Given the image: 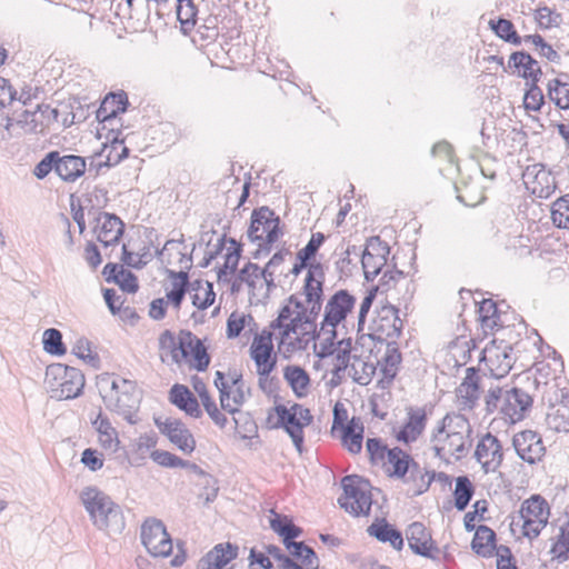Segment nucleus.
Instances as JSON below:
<instances>
[{"label":"nucleus","instance_id":"obj_7","mask_svg":"<svg viewBox=\"0 0 569 569\" xmlns=\"http://www.w3.org/2000/svg\"><path fill=\"white\" fill-rule=\"evenodd\" d=\"M44 383L51 398L68 400L82 393L86 380L81 370L63 363H52L46 369Z\"/></svg>","mask_w":569,"mask_h":569},{"label":"nucleus","instance_id":"obj_27","mask_svg":"<svg viewBox=\"0 0 569 569\" xmlns=\"http://www.w3.org/2000/svg\"><path fill=\"white\" fill-rule=\"evenodd\" d=\"M546 425L557 432H569V393L562 395L557 403L548 408Z\"/></svg>","mask_w":569,"mask_h":569},{"label":"nucleus","instance_id":"obj_4","mask_svg":"<svg viewBox=\"0 0 569 569\" xmlns=\"http://www.w3.org/2000/svg\"><path fill=\"white\" fill-rule=\"evenodd\" d=\"M80 501L88 512L93 526L108 533H121L126 528L121 507L96 486L84 487Z\"/></svg>","mask_w":569,"mask_h":569},{"label":"nucleus","instance_id":"obj_58","mask_svg":"<svg viewBox=\"0 0 569 569\" xmlns=\"http://www.w3.org/2000/svg\"><path fill=\"white\" fill-rule=\"evenodd\" d=\"M263 276V269L257 263L248 262L244 267L239 271L238 278L240 282H244L249 288L254 289L258 280Z\"/></svg>","mask_w":569,"mask_h":569},{"label":"nucleus","instance_id":"obj_31","mask_svg":"<svg viewBox=\"0 0 569 569\" xmlns=\"http://www.w3.org/2000/svg\"><path fill=\"white\" fill-rule=\"evenodd\" d=\"M367 532L381 542H389L396 550L403 548L402 533L386 519L376 520L368 527Z\"/></svg>","mask_w":569,"mask_h":569},{"label":"nucleus","instance_id":"obj_10","mask_svg":"<svg viewBox=\"0 0 569 569\" xmlns=\"http://www.w3.org/2000/svg\"><path fill=\"white\" fill-rule=\"evenodd\" d=\"M280 223L274 211L262 206L252 211L247 237L251 242L267 240V243H274L282 236Z\"/></svg>","mask_w":569,"mask_h":569},{"label":"nucleus","instance_id":"obj_19","mask_svg":"<svg viewBox=\"0 0 569 569\" xmlns=\"http://www.w3.org/2000/svg\"><path fill=\"white\" fill-rule=\"evenodd\" d=\"M475 457L485 473L497 471L503 460L502 446L498 438L490 432L486 433L477 445Z\"/></svg>","mask_w":569,"mask_h":569},{"label":"nucleus","instance_id":"obj_32","mask_svg":"<svg viewBox=\"0 0 569 569\" xmlns=\"http://www.w3.org/2000/svg\"><path fill=\"white\" fill-rule=\"evenodd\" d=\"M273 345H260L252 342L250 356L257 366L258 375H270L276 368L277 360L272 357Z\"/></svg>","mask_w":569,"mask_h":569},{"label":"nucleus","instance_id":"obj_45","mask_svg":"<svg viewBox=\"0 0 569 569\" xmlns=\"http://www.w3.org/2000/svg\"><path fill=\"white\" fill-rule=\"evenodd\" d=\"M551 219L557 228L569 229V193L552 203Z\"/></svg>","mask_w":569,"mask_h":569},{"label":"nucleus","instance_id":"obj_14","mask_svg":"<svg viewBox=\"0 0 569 569\" xmlns=\"http://www.w3.org/2000/svg\"><path fill=\"white\" fill-rule=\"evenodd\" d=\"M154 425L184 455H191L196 449V439L189 428L180 419L168 417L154 418Z\"/></svg>","mask_w":569,"mask_h":569},{"label":"nucleus","instance_id":"obj_44","mask_svg":"<svg viewBox=\"0 0 569 569\" xmlns=\"http://www.w3.org/2000/svg\"><path fill=\"white\" fill-rule=\"evenodd\" d=\"M550 553L552 559L560 563L569 559V520L561 526L560 532L551 546Z\"/></svg>","mask_w":569,"mask_h":569},{"label":"nucleus","instance_id":"obj_38","mask_svg":"<svg viewBox=\"0 0 569 569\" xmlns=\"http://www.w3.org/2000/svg\"><path fill=\"white\" fill-rule=\"evenodd\" d=\"M481 323L490 329H503L498 305L492 299H483L479 305Z\"/></svg>","mask_w":569,"mask_h":569},{"label":"nucleus","instance_id":"obj_63","mask_svg":"<svg viewBox=\"0 0 569 569\" xmlns=\"http://www.w3.org/2000/svg\"><path fill=\"white\" fill-rule=\"evenodd\" d=\"M102 102H109L107 108L110 111L114 110L116 114L124 112L129 104L128 96L124 91H120L118 93L111 92L104 97Z\"/></svg>","mask_w":569,"mask_h":569},{"label":"nucleus","instance_id":"obj_8","mask_svg":"<svg viewBox=\"0 0 569 569\" xmlns=\"http://www.w3.org/2000/svg\"><path fill=\"white\" fill-rule=\"evenodd\" d=\"M341 487L343 493L338 499L339 506L355 517L368 516L372 506L369 482L357 475H349L342 478Z\"/></svg>","mask_w":569,"mask_h":569},{"label":"nucleus","instance_id":"obj_52","mask_svg":"<svg viewBox=\"0 0 569 569\" xmlns=\"http://www.w3.org/2000/svg\"><path fill=\"white\" fill-rule=\"evenodd\" d=\"M436 478L435 471H422L420 466L418 465V471L415 475L409 473V480L415 483V489L412 491V496H420L428 491L432 481Z\"/></svg>","mask_w":569,"mask_h":569},{"label":"nucleus","instance_id":"obj_48","mask_svg":"<svg viewBox=\"0 0 569 569\" xmlns=\"http://www.w3.org/2000/svg\"><path fill=\"white\" fill-rule=\"evenodd\" d=\"M43 349L54 356L66 353V347L62 342V333L56 328H49L43 332Z\"/></svg>","mask_w":569,"mask_h":569},{"label":"nucleus","instance_id":"obj_59","mask_svg":"<svg viewBox=\"0 0 569 569\" xmlns=\"http://www.w3.org/2000/svg\"><path fill=\"white\" fill-rule=\"evenodd\" d=\"M202 480V490L199 493V498L203 499L204 506H209L218 497V480L212 475L206 476V478H203Z\"/></svg>","mask_w":569,"mask_h":569},{"label":"nucleus","instance_id":"obj_40","mask_svg":"<svg viewBox=\"0 0 569 569\" xmlns=\"http://www.w3.org/2000/svg\"><path fill=\"white\" fill-rule=\"evenodd\" d=\"M547 92L549 99L562 110H569V82L559 78L548 82Z\"/></svg>","mask_w":569,"mask_h":569},{"label":"nucleus","instance_id":"obj_47","mask_svg":"<svg viewBox=\"0 0 569 569\" xmlns=\"http://www.w3.org/2000/svg\"><path fill=\"white\" fill-rule=\"evenodd\" d=\"M366 449L369 455V460L372 465H386L390 449L382 442L380 438H368L366 441Z\"/></svg>","mask_w":569,"mask_h":569},{"label":"nucleus","instance_id":"obj_2","mask_svg":"<svg viewBox=\"0 0 569 569\" xmlns=\"http://www.w3.org/2000/svg\"><path fill=\"white\" fill-rule=\"evenodd\" d=\"M471 426L462 415L447 413L431 433L435 456L446 462L453 457L460 460L471 447Z\"/></svg>","mask_w":569,"mask_h":569},{"label":"nucleus","instance_id":"obj_26","mask_svg":"<svg viewBox=\"0 0 569 569\" xmlns=\"http://www.w3.org/2000/svg\"><path fill=\"white\" fill-rule=\"evenodd\" d=\"M94 430L98 432V439L100 446L104 449L114 453L119 449L120 440L118 431L112 427L109 418L100 410L96 419L91 421Z\"/></svg>","mask_w":569,"mask_h":569},{"label":"nucleus","instance_id":"obj_42","mask_svg":"<svg viewBox=\"0 0 569 569\" xmlns=\"http://www.w3.org/2000/svg\"><path fill=\"white\" fill-rule=\"evenodd\" d=\"M535 67H537V60L532 58L531 54L526 51H515L509 57L508 66L505 68V71H512L521 78L523 71H526V73L532 72Z\"/></svg>","mask_w":569,"mask_h":569},{"label":"nucleus","instance_id":"obj_29","mask_svg":"<svg viewBox=\"0 0 569 569\" xmlns=\"http://www.w3.org/2000/svg\"><path fill=\"white\" fill-rule=\"evenodd\" d=\"M171 403L193 418H200L202 411L193 393L183 385H173L170 389Z\"/></svg>","mask_w":569,"mask_h":569},{"label":"nucleus","instance_id":"obj_24","mask_svg":"<svg viewBox=\"0 0 569 569\" xmlns=\"http://www.w3.org/2000/svg\"><path fill=\"white\" fill-rule=\"evenodd\" d=\"M379 322H376L373 337L378 339H396L400 336L402 321L399 318V309L392 305H386L379 311Z\"/></svg>","mask_w":569,"mask_h":569},{"label":"nucleus","instance_id":"obj_9","mask_svg":"<svg viewBox=\"0 0 569 569\" xmlns=\"http://www.w3.org/2000/svg\"><path fill=\"white\" fill-rule=\"evenodd\" d=\"M274 412L278 417L274 428H283L290 436L296 449L301 452L305 441L303 428L313 420L310 410L300 403H295L290 409L284 405H277Z\"/></svg>","mask_w":569,"mask_h":569},{"label":"nucleus","instance_id":"obj_28","mask_svg":"<svg viewBox=\"0 0 569 569\" xmlns=\"http://www.w3.org/2000/svg\"><path fill=\"white\" fill-rule=\"evenodd\" d=\"M86 172L84 158L76 154H66L57 157L56 173L67 182H73Z\"/></svg>","mask_w":569,"mask_h":569},{"label":"nucleus","instance_id":"obj_64","mask_svg":"<svg viewBox=\"0 0 569 569\" xmlns=\"http://www.w3.org/2000/svg\"><path fill=\"white\" fill-rule=\"evenodd\" d=\"M81 462L91 471H98L103 467L102 455L92 448L82 451Z\"/></svg>","mask_w":569,"mask_h":569},{"label":"nucleus","instance_id":"obj_20","mask_svg":"<svg viewBox=\"0 0 569 569\" xmlns=\"http://www.w3.org/2000/svg\"><path fill=\"white\" fill-rule=\"evenodd\" d=\"M406 537L413 553L432 560L438 558L439 548L435 545L430 531L422 522L416 521L409 525Z\"/></svg>","mask_w":569,"mask_h":569},{"label":"nucleus","instance_id":"obj_62","mask_svg":"<svg viewBox=\"0 0 569 569\" xmlns=\"http://www.w3.org/2000/svg\"><path fill=\"white\" fill-rule=\"evenodd\" d=\"M326 237L322 232L312 233L308 243L298 251V254L305 258V261H310L317 254L319 248L325 242Z\"/></svg>","mask_w":569,"mask_h":569},{"label":"nucleus","instance_id":"obj_30","mask_svg":"<svg viewBox=\"0 0 569 569\" xmlns=\"http://www.w3.org/2000/svg\"><path fill=\"white\" fill-rule=\"evenodd\" d=\"M363 432V423L358 417H352L341 430V443L351 455L361 452Z\"/></svg>","mask_w":569,"mask_h":569},{"label":"nucleus","instance_id":"obj_61","mask_svg":"<svg viewBox=\"0 0 569 569\" xmlns=\"http://www.w3.org/2000/svg\"><path fill=\"white\" fill-rule=\"evenodd\" d=\"M58 151L49 152L33 169V174L38 179H44L52 170L57 168Z\"/></svg>","mask_w":569,"mask_h":569},{"label":"nucleus","instance_id":"obj_33","mask_svg":"<svg viewBox=\"0 0 569 569\" xmlns=\"http://www.w3.org/2000/svg\"><path fill=\"white\" fill-rule=\"evenodd\" d=\"M471 549L480 557L493 556L496 549V532L488 526L481 525L477 527Z\"/></svg>","mask_w":569,"mask_h":569},{"label":"nucleus","instance_id":"obj_34","mask_svg":"<svg viewBox=\"0 0 569 569\" xmlns=\"http://www.w3.org/2000/svg\"><path fill=\"white\" fill-rule=\"evenodd\" d=\"M270 527L282 538L284 546L299 538L303 532L302 529L296 526L290 518L279 513H274V517L270 519Z\"/></svg>","mask_w":569,"mask_h":569},{"label":"nucleus","instance_id":"obj_41","mask_svg":"<svg viewBox=\"0 0 569 569\" xmlns=\"http://www.w3.org/2000/svg\"><path fill=\"white\" fill-rule=\"evenodd\" d=\"M475 493V488L470 481V479L467 476H460L456 479V486L453 491L455 497V507L459 511H463L470 500L472 499V496Z\"/></svg>","mask_w":569,"mask_h":569},{"label":"nucleus","instance_id":"obj_56","mask_svg":"<svg viewBox=\"0 0 569 569\" xmlns=\"http://www.w3.org/2000/svg\"><path fill=\"white\" fill-rule=\"evenodd\" d=\"M535 19L540 28L549 29L557 27L561 22L560 13L555 12L549 7H539L536 10Z\"/></svg>","mask_w":569,"mask_h":569},{"label":"nucleus","instance_id":"obj_39","mask_svg":"<svg viewBox=\"0 0 569 569\" xmlns=\"http://www.w3.org/2000/svg\"><path fill=\"white\" fill-rule=\"evenodd\" d=\"M177 19L184 33L190 32L197 23L198 9L193 0H177Z\"/></svg>","mask_w":569,"mask_h":569},{"label":"nucleus","instance_id":"obj_55","mask_svg":"<svg viewBox=\"0 0 569 569\" xmlns=\"http://www.w3.org/2000/svg\"><path fill=\"white\" fill-rule=\"evenodd\" d=\"M201 401L204 407V410L209 415V417L212 419V421L223 429L226 425L228 423V418L220 412V410L217 407V403L214 400L211 399L209 392L201 393Z\"/></svg>","mask_w":569,"mask_h":569},{"label":"nucleus","instance_id":"obj_50","mask_svg":"<svg viewBox=\"0 0 569 569\" xmlns=\"http://www.w3.org/2000/svg\"><path fill=\"white\" fill-rule=\"evenodd\" d=\"M104 151H108L106 154V161L103 162L107 167L117 166L127 158L129 153V149L124 146L123 140H118L117 138L112 140L110 147H104L103 152Z\"/></svg>","mask_w":569,"mask_h":569},{"label":"nucleus","instance_id":"obj_36","mask_svg":"<svg viewBox=\"0 0 569 569\" xmlns=\"http://www.w3.org/2000/svg\"><path fill=\"white\" fill-rule=\"evenodd\" d=\"M401 362V353L397 347L396 341L388 342L386 353L382 358L381 372L383 379L380 383L387 380V383H391L397 376L398 366Z\"/></svg>","mask_w":569,"mask_h":569},{"label":"nucleus","instance_id":"obj_16","mask_svg":"<svg viewBox=\"0 0 569 569\" xmlns=\"http://www.w3.org/2000/svg\"><path fill=\"white\" fill-rule=\"evenodd\" d=\"M512 446L518 457L527 463L535 465L546 455L541 436L533 430H522L512 438Z\"/></svg>","mask_w":569,"mask_h":569},{"label":"nucleus","instance_id":"obj_49","mask_svg":"<svg viewBox=\"0 0 569 569\" xmlns=\"http://www.w3.org/2000/svg\"><path fill=\"white\" fill-rule=\"evenodd\" d=\"M528 87L523 97V107L528 111H540L545 103L542 90L536 83H526Z\"/></svg>","mask_w":569,"mask_h":569},{"label":"nucleus","instance_id":"obj_37","mask_svg":"<svg viewBox=\"0 0 569 569\" xmlns=\"http://www.w3.org/2000/svg\"><path fill=\"white\" fill-rule=\"evenodd\" d=\"M287 550L297 559H300L302 566L307 569H319L320 561L315 550L303 541H292L284 546Z\"/></svg>","mask_w":569,"mask_h":569},{"label":"nucleus","instance_id":"obj_23","mask_svg":"<svg viewBox=\"0 0 569 569\" xmlns=\"http://www.w3.org/2000/svg\"><path fill=\"white\" fill-rule=\"evenodd\" d=\"M481 390V377L479 370L475 367H470L466 371L460 386L457 388V398L462 409H473L480 397Z\"/></svg>","mask_w":569,"mask_h":569},{"label":"nucleus","instance_id":"obj_6","mask_svg":"<svg viewBox=\"0 0 569 569\" xmlns=\"http://www.w3.org/2000/svg\"><path fill=\"white\" fill-rule=\"evenodd\" d=\"M550 507L548 501L540 495H532L522 501L517 515H513L510 522L511 531L520 528L523 537L532 540L537 538L548 525Z\"/></svg>","mask_w":569,"mask_h":569},{"label":"nucleus","instance_id":"obj_5","mask_svg":"<svg viewBox=\"0 0 569 569\" xmlns=\"http://www.w3.org/2000/svg\"><path fill=\"white\" fill-rule=\"evenodd\" d=\"M533 398L527 391L515 386H491L485 396L487 413L497 412L510 423L522 420L529 412Z\"/></svg>","mask_w":569,"mask_h":569},{"label":"nucleus","instance_id":"obj_22","mask_svg":"<svg viewBox=\"0 0 569 569\" xmlns=\"http://www.w3.org/2000/svg\"><path fill=\"white\" fill-rule=\"evenodd\" d=\"M427 425V412L421 407L407 408V421L396 433V439L409 445L415 442L425 431Z\"/></svg>","mask_w":569,"mask_h":569},{"label":"nucleus","instance_id":"obj_35","mask_svg":"<svg viewBox=\"0 0 569 569\" xmlns=\"http://www.w3.org/2000/svg\"><path fill=\"white\" fill-rule=\"evenodd\" d=\"M283 377L298 398H302L307 395L310 378L303 368L299 366H287L283 370Z\"/></svg>","mask_w":569,"mask_h":569},{"label":"nucleus","instance_id":"obj_3","mask_svg":"<svg viewBox=\"0 0 569 569\" xmlns=\"http://www.w3.org/2000/svg\"><path fill=\"white\" fill-rule=\"evenodd\" d=\"M99 392L109 411L121 416L128 423L136 425L141 403V392L136 381L114 373H104L98 380Z\"/></svg>","mask_w":569,"mask_h":569},{"label":"nucleus","instance_id":"obj_60","mask_svg":"<svg viewBox=\"0 0 569 569\" xmlns=\"http://www.w3.org/2000/svg\"><path fill=\"white\" fill-rule=\"evenodd\" d=\"M363 252H369L371 258L376 257L378 260H380V258L387 259L390 253V247L386 241L381 240L380 237L375 236L368 239Z\"/></svg>","mask_w":569,"mask_h":569},{"label":"nucleus","instance_id":"obj_17","mask_svg":"<svg viewBox=\"0 0 569 569\" xmlns=\"http://www.w3.org/2000/svg\"><path fill=\"white\" fill-rule=\"evenodd\" d=\"M180 361L188 360L198 371H204L210 363V357L202 341L191 333L181 332L179 337Z\"/></svg>","mask_w":569,"mask_h":569},{"label":"nucleus","instance_id":"obj_12","mask_svg":"<svg viewBox=\"0 0 569 569\" xmlns=\"http://www.w3.org/2000/svg\"><path fill=\"white\" fill-rule=\"evenodd\" d=\"M356 302V297L347 289H339L331 295L323 307V318L320 322L321 330L328 327L338 328L353 311Z\"/></svg>","mask_w":569,"mask_h":569},{"label":"nucleus","instance_id":"obj_51","mask_svg":"<svg viewBox=\"0 0 569 569\" xmlns=\"http://www.w3.org/2000/svg\"><path fill=\"white\" fill-rule=\"evenodd\" d=\"M38 111L41 112L42 114H44V112H49L50 116H52V118L54 120H57L58 114H59L57 109H52L48 104H38L36 111L24 110L22 112V114L20 116V118L16 121V124L21 126V127L30 126L29 130L36 131L37 127H38V123L36 120V114Z\"/></svg>","mask_w":569,"mask_h":569},{"label":"nucleus","instance_id":"obj_53","mask_svg":"<svg viewBox=\"0 0 569 569\" xmlns=\"http://www.w3.org/2000/svg\"><path fill=\"white\" fill-rule=\"evenodd\" d=\"M387 259L380 258L378 260L376 257L369 254V252H362L361 256V264L365 273V279L367 281H373L376 277L380 273L381 269L386 266Z\"/></svg>","mask_w":569,"mask_h":569},{"label":"nucleus","instance_id":"obj_21","mask_svg":"<svg viewBox=\"0 0 569 569\" xmlns=\"http://www.w3.org/2000/svg\"><path fill=\"white\" fill-rule=\"evenodd\" d=\"M108 201L107 191L100 188H94L91 192L84 196L83 202L78 206L71 197V212L74 222L78 224L79 232L83 233L86 230L84 210L88 214L97 216L99 209L103 208Z\"/></svg>","mask_w":569,"mask_h":569},{"label":"nucleus","instance_id":"obj_43","mask_svg":"<svg viewBox=\"0 0 569 569\" xmlns=\"http://www.w3.org/2000/svg\"><path fill=\"white\" fill-rule=\"evenodd\" d=\"M489 26L493 32L503 41L515 46L521 44L522 38L517 33L515 26L510 20L505 18L490 20Z\"/></svg>","mask_w":569,"mask_h":569},{"label":"nucleus","instance_id":"obj_57","mask_svg":"<svg viewBox=\"0 0 569 569\" xmlns=\"http://www.w3.org/2000/svg\"><path fill=\"white\" fill-rule=\"evenodd\" d=\"M150 457L156 463L164 468H181L186 465L184 459L164 450H153Z\"/></svg>","mask_w":569,"mask_h":569},{"label":"nucleus","instance_id":"obj_1","mask_svg":"<svg viewBox=\"0 0 569 569\" xmlns=\"http://www.w3.org/2000/svg\"><path fill=\"white\" fill-rule=\"evenodd\" d=\"M325 269L321 263L311 264L301 295L306 297V309L296 311L286 323L280 327V348L291 353L305 349L309 337L317 333V319L323 305Z\"/></svg>","mask_w":569,"mask_h":569},{"label":"nucleus","instance_id":"obj_25","mask_svg":"<svg viewBox=\"0 0 569 569\" xmlns=\"http://www.w3.org/2000/svg\"><path fill=\"white\" fill-rule=\"evenodd\" d=\"M387 461L390 465V468H388L389 476L393 478L402 479L407 473L415 475L418 471V462L399 447L390 449Z\"/></svg>","mask_w":569,"mask_h":569},{"label":"nucleus","instance_id":"obj_54","mask_svg":"<svg viewBox=\"0 0 569 569\" xmlns=\"http://www.w3.org/2000/svg\"><path fill=\"white\" fill-rule=\"evenodd\" d=\"M213 382H214V386L219 390V393H220L221 408L224 411H228L230 413H236L237 408H231V405H230L231 391H230L229 383H227L224 381V373L221 372V371H216L214 381Z\"/></svg>","mask_w":569,"mask_h":569},{"label":"nucleus","instance_id":"obj_13","mask_svg":"<svg viewBox=\"0 0 569 569\" xmlns=\"http://www.w3.org/2000/svg\"><path fill=\"white\" fill-rule=\"evenodd\" d=\"M141 541L153 557H168L172 552V539L161 520L150 518L143 522Z\"/></svg>","mask_w":569,"mask_h":569},{"label":"nucleus","instance_id":"obj_46","mask_svg":"<svg viewBox=\"0 0 569 569\" xmlns=\"http://www.w3.org/2000/svg\"><path fill=\"white\" fill-rule=\"evenodd\" d=\"M229 242L233 246L232 250H229L226 254L224 264L218 271V280L223 281L229 273H233L237 270L239 259L242 252V246L237 242L236 239L230 238Z\"/></svg>","mask_w":569,"mask_h":569},{"label":"nucleus","instance_id":"obj_11","mask_svg":"<svg viewBox=\"0 0 569 569\" xmlns=\"http://www.w3.org/2000/svg\"><path fill=\"white\" fill-rule=\"evenodd\" d=\"M519 341L511 343L501 340L499 345L493 341L492 346L483 350L481 360L486 362L491 378L500 379L509 373L516 360L513 352L519 351Z\"/></svg>","mask_w":569,"mask_h":569},{"label":"nucleus","instance_id":"obj_18","mask_svg":"<svg viewBox=\"0 0 569 569\" xmlns=\"http://www.w3.org/2000/svg\"><path fill=\"white\" fill-rule=\"evenodd\" d=\"M93 232L104 247L119 242L124 232L123 221L114 213L98 211L94 217Z\"/></svg>","mask_w":569,"mask_h":569},{"label":"nucleus","instance_id":"obj_15","mask_svg":"<svg viewBox=\"0 0 569 569\" xmlns=\"http://www.w3.org/2000/svg\"><path fill=\"white\" fill-rule=\"evenodd\" d=\"M522 180L526 188L540 199L549 198L557 188L555 177L542 163L528 166L522 173Z\"/></svg>","mask_w":569,"mask_h":569}]
</instances>
